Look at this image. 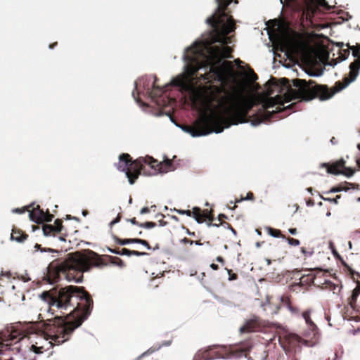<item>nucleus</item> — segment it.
<instances>
[{"mask_svg":"<svg viewBox=\"0 0 360 360\" xmlns=\"http://www.w3.org/2000/svg\"><path fill=\"white\" fill-rule=\"evenodd\" d=\"M43 231H44V235L48 236L52 231H54L53 226L52 225H46L43 228Z\"/></svg>","mask_w":360,"mask_h":360,"instance_id":"16","label":"nucleus"},{"mask_svg":"<svg viewBox=\"0 0 360 360\" xmlns=\"http://www.w3.org/2000/svg\"><path fill=\"white\" fill-rule=\"evenodd\" d=\"M131 201H132V200H131V198H130L129 199V203H131Z\"/></svg>","mask_w":360,"mask_h":360,"instance_id":"53","label":"nucleus"},{"mask_svg":"<svg viewBox=\"0 0 360 360\" xmlns=\"http://www.w3.org/2000/svg\"><path fill=\"white\" fill-rule=\"evenodd\" d=\"M231 230L232 233H233L234 234H236V231H235L233 228H231Z\"/></svg>","mask_w":360,"mask_h":360,"instance_id":"44","label":"nucleus"},{"mask_svg":"<svg viewBox=\"0 0 360 360\" xmlns=\"http://www.w3.org/2000/svg\"><path fill=\"white\" fill-rule=\"evenodd\" d=\"M288 309L290 310V311H293L292 308L289 305L288 306Z\"/></svg>","mask_w":360,"mask_h":360,"instance_id":"47","label":"nucleus"},{"mask_svg":"<svg viewBox=\"0 0 360 360\" xmlns=\"http://www.w3.org/2000/svg\"><path fill=\"white\" fill-rule=\"evenodd\" d=\"M118 170L125 172L130 184H133L141 172L148 176L164 174L174 170V167L169 160L159 162L151 156L140 157L131 162L128 154L120 156L116 165Z\"/></svg>","mask_w":360,"mask_h":360,"instance_id":"3","label":"nucleus"},{"mask_svg":"<svg viewBox=\"0 0 360 360\" xmlns=\"http://www.w3.org/2000/svg\"><path fill=\"white\" fill-rule=\"evenodd\" d=\"M337 64V62L335 60H333L330 63H328V65H330V66H335Z\"/></svg>","mask_w":360,"mask_h":360,"instance_id":"35","label":"nucleus"},{"mask_svg":"<svg viewBox=\"0 0 360 360\" xmlns=\"http://www.w3.org/2000/svg\"><path fill=\"white\" fill-rule=\"evenodd\" d=\"M340 191V189H339V188H333V189H332L331 191L335 193V192H338Z\"/></svg>","mask_w":360,"mask_h":360,"instance_id":"39","label":"nucleus"},{"mask_svg":"<svg viewBox=\"0 0 360 360\" xmlns=\"http://www.w3.org/2000/svg\"><path fill=\"white\" fill-rule=\"evenodd\" d=\"M356 163H357L358 166L360 167V158H358L356 160Z\"/></svg>","mask_w":360,"mask_h":360,"instance_id":"42","label":"nucleus"},{"mask_svg":"<svg viewBox=\"0 0 360 360\" xmlns=\"http://www.w3.org/2000/svg\"><path fill=\"white\" fill-rule=\"evenodd\" d=\"M344 163L343 160H340L336 164L328 167V172L333 174H343L347 176H352L354 171L349 168H345Z\"/></svg>","mask_w":360,"mask_h":360,"instance_id":"11","label":"nucleus"},{"mask_svg":"<svg viewBox=\"0 0 360 360\" xmlns=\"http://www.w3.org/2000/svg\"><path fill=\"white\" fill-rule=\"evenodd\" d=\"M55 224V226H53L54 231H60L61 230V223L58 220H56Z\"/></svg>","mask_w":360,"mask_h":360,"instance_id":"19","label":"nucleus"},{"mask_svg":"<svg viewBox=\"0 0 360 360\" xmlns=\"http://www.w3.org/2000/svg\"><path fill=\"white\" fill-rule=\"evenodd\" d=\"M267 263H268L269 264H270V260H269V259H268V260H267Z\"/></svg>","mask_w":360,"mask_h":360,"instance_id":"54","label":"nucleus"},{"mask_svg":"<svg viewBox=\"0 0 360 360\" xmlns=\"http://www.w3.org/2000/svg\"><path fill=\"white\" fill-rule=\"evenodd\" d=\"M40 297L51 308L69 311L66 319L56 318L42 325H32L27 335L23 336L15 330L0 335V354L14 349L42 354L53 346L65 342L86 319L92 305V300L85 291L72 285L44 292Z\"/></svg>","mask_w":360,"mask_h":360,"instance_id":"2","label":"nucleus"},{"mask_svg":"<svg viewBox=\"0 0 360 360\" xmlns=\"http://www.w3.org/2000/svg\"><path fill=\"white\" fill-rule=\"evenodd\" d=\"M25 239V237H20V238H15V240H16L18 242H22L23 240Z\"/></svg>","mask_w":360,"mask_h":360,"instance_id":"33","label":"nucleus"},{"mask_svg":"<svg viewBox=\"0 0 360 360\" xmlns=\"http://www.w3.org/2000/svg\"><path fill=\"white\" fill-rule=\"evenodd\" d=\"M13 212H16V213H22V211L20 210V209H18V208H16V209H14L13 210Z\"/></svg>","mask_w":360,"mask_h":360,"instance_id":"34","label":"nucleus"},{"mask_svg":"<svg viewBox=\"0 0 360 360\" xmlns=\"http://www.w3.org/2000/svg\"><path fill=\"white\" fill-rule=\"evenodd\" d=\"M155 226H156V224L154 222H146V223L139 224V226L146 228V229H152V228H154Z\"/></svg>","mask_w":360,"mask_h":360,"instance_id":"17","label":"nucleus"},{"mask_svg":"<svg viewBox=\"0 0 360 360\" xmlns=\"http://www.w3.org/2000/svg\"><path fill=\"white\" fill-rule=\"evenodd\" d=\"M359 288H356L354 290H353V292H352V299L353 300H355L356 298V297L358 296L359 293Z\"/></svg>","mask_w":360,"mask_h":360,"instance_id":"22","label":"nucleus"},{"mask_svg":"<svg viewBox=\"0 0 360 360\" xmlns=\"http://www.w3.org/2000/svg\"><path fill=\"white\" fill-rule=\"evenodd\" d=\"M330 214H330V212H328L326 213V216H327V217H330Z\"/></svg>","mask_w":360,"mask_h":360,"instance_id":"45","label":"nucleus"},{"mask_svg":"<svg viewBox=\"0 0 360 360\" xmlns=\"http://www.w3.org/2000/svg\"><path fill=\"white\" fill-rule=\"evenodd\" d=\"M333 139H334V138H333V139H331V142H332V143H333V142H335V140H333Z\"/></svg>","mask_w":360,"mask_h":360,"instance_id":"51","label":"nucleus"},{"mask_svg":"<svg viewBox=\"0 0 360 360\" xmlns=\"http://www.w3.org/2000/svg\"><path fill=\"white\" fill-rule=\"evenodd\" d=\"M118 221H119V219H118V218H117V219H115V220H113V221H112L110 222V226H112L113 224H116L117 222H118Z\"/></svg>","mask_w":360,"mask_h":360,"instance_id":"36","label":"nucleus"},{"mask_svg":"<svg viewBox=\"0 0 360 360\" xmlns=\"http://www.w3.org/2000/svg\"><path fill=\"white\" fill-rule=\"evenodd\" d=\"M284 1L287 6H291V4L295 1V0H284Z\"/></svg>","mask_w":360,"mask_h":360,"instance_id":"31","label":"nucleus"},{"mask_svg":"<svg viewBox=\"0 0 360 360\" xmlns=\"http://www.w3.org/2000/svg\"><path fill=\"white\" fill-rule=\"evenodd\" d=\"M82 214H83V215H84V216H85V215L86 214V211H84V212H82Z\"/></svg>","mask_w":360,"mask_h":360,"instance_id":"48","label":"nucleus"},{"mask_svg":"<svg viewBox=\"0 0 360 360\" xmlns=\"http://www.w3.org/2000/svg\"><path fill=\"white\" fill-rule=\"evenodd\" d=\"M30 219L37 224L43 223L44 221H51L53 219V215L44 212L42 210L37 206L36 208L32 209L29 213Z\"/></svg>","mask_w":360,"mask_h":360,"instance_id":"10","label":"nucleus"},{"mask_svg":"<svg viewBox=\"0 0 360 360\" xmlns=\"http://www.w3.org/2000/svg\"><path fill=\"white\" fill-rule=\"evenodd\" d=\"M149 212V209L148 207H143L140 212L141 214H146V213H148Z\"/></svg>","mask_w":360,"mask_h":360,"instance_id":"28","label":"nucleus"},{"mask_svg":"<svg viewBox=\"0 0 360 360\" xmlns=\"http://www.w3.org/2000/svg\"><path fill=\"white\" fill-rule=\"evenodd\" d=\"M357 148H358V149L360 150V143H359V144L357 145Z\"/></svg>","mask_w":360,"mask_h":360,"instance_id":"49","label":"nucleus"},{"mask_svg":"<svg viewBox=\"0 0 360 360\" xmlns=\"http://www.w3.org/2000/svg\"><path fill=\"white\" fill-rule=\"evenodd\" d=\"M302 317L304 319L306 325L308 328V329L306 330L304 333V336L307 339L302 340L297 335L292 334L290 337V343L292 344L294 342L300 343L303 341L304 344L307 346H314L319 339V333L316 325L310 318V311L303 312Z\"/></svg>","mask_w":360,"mask_h":360,"instance_id":"8","label":"nucleus"},{"mask_svg":"<svg viewBox=\"0 0 360 360\" xmlns=\"http://www.w3.org/2000/svg\"><path fill=\"white\" fill-rule=\"evenodd\" d=\"M254 346L250 342H245L240 345L212 346L208 349L200 350L195 355L193 360H212L214 359L239 358L245 356L248 360H265L266 356L262 349L256 348L259 354L251 352Z\"/></svg>","mask_w":360,"mask_h":360,"instance_id":"5","label":"nucleus"},{"mask_svg":"<svg viewBox=\"0 0 360 360\" xmlns=\"http://www.w3.org/2000/svg\"><path fill=\"white\" fill-rule=\"evenodd\" d=\"M34 252L40 251V252H41V253H47L48 255H46L45 258H44L47 261H49L51 258L54 257H55L54 254L57 253L56 250L51 249V248H42L39 244H35L34 245Z\"/></svg>","mask_w":360,"mask_h":360,"instance_id":"12","label":"nucleus"},{"mask_svg":"<svg viewBox=\"0 0 360 360\" xmlns=\"http://www.w3.org/2000/svg\"><path fill=\"white\" fill-rule=\"evenodd\" d=\"M252 199H253V194L252 193H248L245 198L238 200L236 201V202H242L243 200H252Z\"/></svg>","mask_w":360,"mask_h":360,"instance_id":"20","label":"nucleus"},{"mask_svg":"<svg viewBox=\"0 0 360 360\" xmlns=\"http://www.w3.org/2000/svg\"><path fill=\"white\" fill-rule=\"evenodd\" d=\"M288 231L292 235H295L297 233V229H289Z\"/></svg>","mask_w":360,"mask_h":360,"instance_id":"32","label":"nucleus"},{"mask_svg":"<svg viewBox=\"0 0 360 360\" xmlns=\"http://www.w3.org/2000/svg\"><path fill=\"white\" fill-rule=\"evenodd\" d=\"M348 245H349V248L351 249L352 248V243L349 242Z\"/></svg>","mask_w":360,"mask_h":360,"instance_id":"46","label":"nucleus"},{"mask_svg":"<svg viewBox=\"0 0 360 360\" xmlns=\"http://www.w3.org/2000/svg\"><path fill=\"white\" fill-rule=\"evenodd\" d=\"M191 215L198 223H202L205 218L208 217L207 212L200 213V210L198 207H193Z\"/></svg>","mask_w":360,"mask_h":360,"instance_id":"13","label":"nucleus"},{"mask_svg":"<svg viewBox=\"0 0 360 360\" xmlns=\"http://www.w3.org/2000/svg\"><path fill=\"white\" fill-rule=\"evenodd\" d=\"M278 31L269 33V39L275 49L284 52L288 57L297 54L300 44L295 34L287 27H281L278 25Z\"/></svg>","mask_w":360,"mask_h":360,"instance_id":"6","label":"nucleus"},{"mask_svg":"<svg viewBox=\"0 0 360 360\" xmlns=\"http://www.w3.org/2000/svg\"><path fill=\"white\" fill-rule=\"evenodd\" d=\"M211 267H212L213 269H217V264H211Z\"/></svg>","mask_w":360,"mask_h":360,"instance_id":"38","label":"nucleus"},{"mask_svg":"<svg viewBox=\"0 0 360 360\" xmlns=\"http://www.w3.org/2000/svg\"><path fill=\"white\" fill-rule=\"evenodd\" d=\"M140 244L144 245L148 250H150V246L146 240H142Z\"/></svg>","mask_w":360,"mask_h":360,"instance_id":"27","label":"nucleus"},{"mask_svg":"<svg viewBox=\"0 0 360 360\" xmlns=\"http://www.w3.org/2000/svg\"><path fill=\"white\" fill-rule=\"evenodd\" d=\"M328 245H329V248H330V249L331 250V251H332L333 254L334 255H335V254H337V252H336V250H335V247H334V244H333V243L332 241H330V242H329V243H328Z\"/></svg>","mask_w":360,"mask_h":360,"instance_id":"23","label":"nucleus"},{"mask_svg":"<svg viewBox=\"0 0 360 360\" xmlns=\"http://www.w3.org/2000/svg\"><path fill=\"white\" fill-rule=\"evenodd\" d=\"M288 243L289 245L292 246H298L300 244V242L297 239H294L292 238H288Z\"/></svg>","mask_w":360,"mask_h":360,"instance_id":"18","label":"nucleus"},{"mask_svg":"<svg viewBox=\"0 0 360 360\" xmlns=\"http://www.w3.org/2000/svg\"><path fill=\"white\" fill-rule=\"evenodd\" d=\"M155 83V76L150 75L141 77L135 82L136 91L137 94H142L150 96L153 100L155 101L156 104L158 105H165V103L160 97L163 96L169 84L163 86V88H160L158 86H156Z\"/></svg>","mask_w":360,"mask_h":360,"instance_id":"7","label":"nucleus"},{"mask_svg":"<svg viewBox=\"0 0 360 360\" xmlns=\"http://www.w3.org/2000/svg\"><path fill=\"white\" fill-rule=\"evenodd\" d=\"M93 262L89 257L79 252L69 255L68 257L57 266L49 267L48 278L51 283H56L63 277L68 281L80 283L81 273L88 271Z\"/></svg>","mask_w":360,"mask_h":360,"instance_id":"4","label":"nucleus"},{"mask_svg":"<svg viewBox=\"0 0 360 360\" xmlns=\"http://www.w3.org/2000/svg\"><path fill=\"white\" fill-rule=\"evenodd\" d=\"M132 95H133L134 97H135V93L134 92L132 93ZM134 98L136 99L137 103L139 102L138 99H136V98Z\"/></svg>","mask_w":360,"mask_h":360,"instance_id":"43","label":"nucleus"},{"mask_svg":"<svg viewBox=\"0 0 360 360\" xmlns=\"http://www.w3.org/2000/svg\"><path fill=\"white\" fill-rule=\"evenodd\" d=\"M301 251L307 257H310L313 254V252L307 251L304 248H302Z\"/></svg>","mask_w":360,"mask_h":360,"instance_id":"24","label":"nucleus"},{"mask_svg":"<svg viewBox=\"0 0 360 360\" xmlns=\"http://www.w3.org/2000/svg\"><path fill=\"white\" fill-rule=\"evenodd\" d=\"M268 233L274 238H279L281 236V231L279 230H276L272 228H267Z\"/></svg>","mask_w":360,"mask_h":360,"instance_id":"15","label":"nucleus"},{"mask_svg":"<svg viewBox=\"0 0 360 360\" xmlns=\"http://www.w3.org/2000/svg\"><path fill=\"white\" fill-rule=\"evenodd\" d=\"M314 13V11H313V8H309V7H307V11L304 12V14L306 15V18L308 19V18H311V14H312Z\"/></svg>","mask_w":360,"mask_h":360,"instance_id":"21","label":"nucleus"},{"mask_svg":"<svg viewBox=\"0 0 360 360\" xmlns=\"http://www.w3.org/2000/svg\"><path fill=\"white\" fill-rule=\"evenodd\" d=\"M217 260L218 262H221L223 261V259H222L221 257H218L217 258Z\"/></svg>","mask_w":360,"mask_h":360,"instance_id":"41","label":"nucleus"},{"mask_svg":"<svg viewBox=\"0 0 360 360\" xmlns=\"http://www.w3.org/2000/svg\"><path fill=\"white\" fill-rule=\"evenodd\" d=\"M231 1L217 0L216 11L206 20L213 28V36L196 41L185 50L184 72L170 83L179 87L200 112L194 127L176 124L193 137L219 134L231 125L247 122V115L256 102L262 105V111L250 120L253 127L270 121L275 114L291 107H285V103L297 98L309 101L318 93L314 82L300 79L294 81L295 89L270 81L257 96L245 92L231 62L224 60L231 57V52L225 46L230 41L227 34L236 29L233 19L225 12Z\"/></svg>","mask_w":360,"mask_h":360,"instance_id":"1","label":"nucleus"},{"mask_svg":"<svg viewBox=\"0 0 360 360\" xmlns=\"http://www.w3.org/2000/svg\"><path fill=\"white\" fill-rule=\"evenodd\" d=\"M11 275V274L9 271H6V272H2L1 273V276H5L6 278H10Z\"/></svg>","mask_w":360,"mask_h":360,"instance_id":"30","label":"nucleus"},{"mask_svg":"<svg viewBox=\"0 0 360 360\" xmlns=\"http://www.w3.org/2000/svg\"><path fill=\"white\" fill-rule=\"evenodd\" d=\"M141 240H142V239H138V238L131 239V243H139L140 244L141 243Z\"/></svg>","mask_w":360,"mask_h":360,"instance_id":"29","label":"nucleus"},{"mask_svg":"<svg viewBox=\"0 0 360 360\" xmlns=\"http://www.w3.org/2000/svg\"><path fill=\"white\" fill-rule=\"evenodd\" d=\"M129 243H131V239H124V240H122L120 242V244L122 245H127V244H129Z\"/></svg>","mask_w":360,"mask_h":360,"instance_id":"26","label":"nucleus"},{"mask_svg":"<svg viewBox=\"0 0 360 360\" xmlns=\"http://www.w3.org/2000/svg\"><path fill=\"white\" fill-rule=\"evenodd\" d=\"M236 276L234 274V275H233L232 276H231V277L229 278V280H234V279H236Z\"/></svg>","mask_w":360,"mask_h":360,"instance_id":"40","label":"nucleus"},{"mask_svg":"<svg viewBox=\"0 0 360 360\" xmlns=\"http://www.w3.org/2000/svg\"><path fill=\"white\" fill-rule=\"evenodd\" d=\"M130 221L133 224H137V222H136L135 218L130 219Z\"/></svg>","mask_w":360,"mask_h":360,"instance_id":"37","label":"nucleus"},{"mask_svg":"<svg viewBox=\"0 0 360 360\" xmlns=\"http://www.w3.org/2000/svg\"><path fill=\"white\" fill-rule=\"evenodd\" d=\"M262 326V321L257 316H252L250 319L246 320L244 325L240 328V332L241 333L257 332L260 330Z\"/></svg>","mask_w":360,"mask_h":360,"instance_id":"9","label":"nucleus"},{"mask_svg":"<svg viewBox=\"0 0 360 360\" xmlns=\"http://www.w3.org/2000/svg\"><path fill=\"white\" fill-rule=\"evenodd\" d=\"M357 201H358V202H360V197H359V198H358Z\"/></svg>","mask_w":360,"mask_h":360,"instance_id":"52","label":"nucleus"},{"mask_svg":"<svg viewBox=\"0 0 360 360\" xmlns=\"http://www.w3.org/2000/svg\"><path fill=\"white\" fill-rule=\"evenodd\" d=\"M179 213L181 214H186L187 216H191V212L190 210H179Z\"/></svg>","mask_w":360,"mask_h":360,"instance_id":"25","label":"nucleus"},{"mask_svg":"<svg viewBox=\"0 0 360 360\" xmlns=\"http://www.w3.org/2000/svg\"><path fill=\"white\" fill-rule=\"evenodd\" d=\"M121 255H127V256H132V255L141 256V255H146V253L138 252V251H135V250H129L128 249L123 248L121 251Z\"/></svg>","mask_w":360,"mask_h":360,"instance_id":"14","label":"nucleus"},{"mask_svg":"<svg viewBox=\"0 0 360 360\" xmlns=\"http://www.w3.org/2000/svg\"><path fill=\"white\" fill-rule=\"evenodd\" d=\"M333 139H334V138H333V139H331V142H332V143H333V142H335V140H333Z\"/></svg>","mask_w":360,"mask_h":360,"instance_id":"50","label":"nucleus"}]
</instances>
